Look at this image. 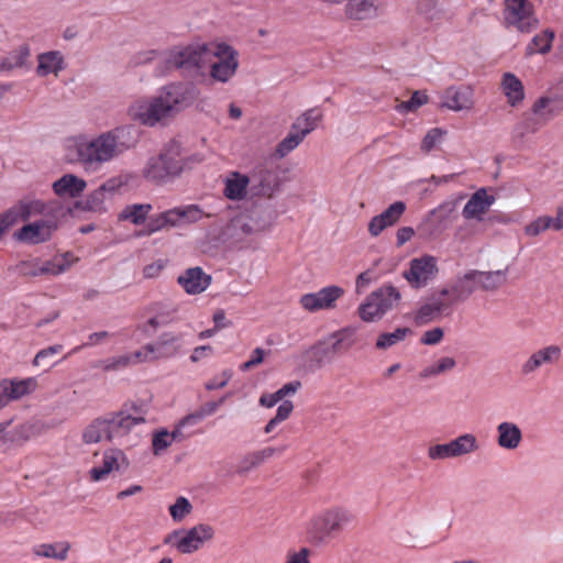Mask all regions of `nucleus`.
<instances>
[{
  "instance_id": "f257e3e1",
  "label": "nucleus",
  "mask_w": 563,
  "mask_h": 563,
  "mask_svg": "<svg viewBox=\"0 0 563 563\" xmlns=\"http://www.w3.org/2000/svg\"><path fill=\"white\" fill-rule=\"evenodd\" d=\"M129 133V129L120 128L103 133L89 142L79 143L77 146L79 161L88 165L111 161L131 146L123 141L125 134Z\"/></svg>"
},
{
  "instance_id": "f03ea898",
  "label": "nucleus",
  "mask_w": 563,
  "mask_h": 563,
  "mask_svg": "<svg viewBox=\"0 0 563 563\" xmlns=\"http://www.w3.org/2000/svg\"><path fill=\"white\" fill-rule=\"evenodd\" d=\"M179 104L180 100L175 93L164 91L156 97L142 99L133 103L130 108V114L143 124L153 126L158 122L174 118L179 111Z\"/></svg>"
},
{
  "instance_id": "7ed1b4c3",
  "label": "nucleus",
  "mask_w": 563,
  "mask_h": 563,
  "mask_svg": "<svg viewBox=\"0 0 563 563\" xmlns=\"http://www.w3.org/2000/svg\"><path fill=\"white\" fill-rule=\"evenodd\" d=\"M209 54L208 44H190L172 48L164 58L167 70L179 69L191 77H205L206 71L211 73V65L206 57Z\"/></svg>"
},
{
  "instance_id": "20e7f679",
  "label": "nucleus",
  "mask_w": 563,
  "mask_h": 563,
  "mask_svg": "<svg viewBox=\"0 0 563 563\" xmlns=\"http://www.w3.org/2000/svg\"><path fill=\"white\" fill-rule=\"evenodd\" d=\"M401 299L399 290L393 285H384L371 292L358 307V316L365 322L382 319L395 308Z\"/></svg>"
},
{
  "instance_id": "39448f33",
  "label": "nucleus",
  "mask_w": 563,
  "mask_h": 563,
  "mask_svg": "<svg viewBox=\"0 0 563 563\" xmlns=\"http://www.w3.org/2000/svg\"><path fill=\"white\" fill-rule=\"evenodd\" d=\"M563 110V102L556 96L545 95L539 97L531 106L530 112L525 114L523 132L536 133Z\"/></svg>"
},
{
  "instance_id": "423d86ee",
  "label": "nucleus",
  "mask_w": 563,
  "mask_h": 563,
  "mask_svg": "<svg viewBox=\"0 0 563 563\" xmlns=\"http://www.w3.org/2000/svg\"><path fill=\"white\" fill-rule=\"evenodd\" d=\"M505 23L521 33H530L539 25L530 0H505Z\"/></svg>"
},
{
  "instance_id": "0eeeda50",
  "label": "nucleus",
  "mask_w": 563,
  "mask_h": 563,
  "mask_svg": "<svg viewBox=\"0 0 563 563\" xmlns=\"http://www.w3.org/2000/svg\"><path fill=\"white\" fill-rule=\"evenodd\" d=\"M238 68V51L224 42L213 43V81H229Z\"/></svg>"
},
{
  "instance_id": "6e6552de",
  "label": "nucleus",
  "mask_w": 563,
  "mask_h": 563,
  "mask_svg": "<svg viewBox=\"0 0 563 563\" xmlns=\"http://www.w3.org/2000/svg\"><path fill=\"white\" fill-rule=\"evenodd\" d=\"M448 297L449 289L443 288L439 292L432 294L426 298L415 312V323L417 325H423L439 319L444 313L448 314L452 308Z\"/></svg>"
},
{
  "instance_id": "1a4fd4ad",
  "label": "nucleus",
  "mask_w": 563,
  "mask_h": 563,
  "mask_svg": "<svg viewBox=\"0 0 563 563\" xmlns=\"http://www.w3.org/2000/svg\"><path fill=\"white\" fill-rule=\"evenodd\" d=\"M344 295V289L336 285H331L319 289L316 292L305 294L299 299L300 307L308 312H318L320 310H332L336 307V301Z\"/></svg>"
},
{
  "instance_id": "9d476101",
  "label": "nucleus",
  "mask_w": 563,
  "mask_h": 563,
  "mask_svg": "<svg viewBox=\"0 0 563 563\" xmlns=\"http://www.w3.org/2000/svg\"><path fill=\"white\" fill-rule=\"evenodd\" d=\"M438 273L437 260L431 255H423L410 261L409 269L404 271V278L413 288L424 287Z\"/></svg>"
},
{
  "instance_id": "9b49d317",
  "label": "nucleus",
  "mask_w": 563,
  "mask_h": 563,
  "mask_svg": "<svg viewBox=\"0 0 563 563\" xmlns=\"http://www.w3.org/2000/svg\"><path fill=\"white\" fill-rule=\"evenodd\" d=\"M312 523L314 528H341L356 525V516L350 509L336 506L319 511Z\"/></svg>"
},
{
  "instance_id": "f8f14e48",
  "label": "nucleus",
  "mask_w": 563,
  "mask_h": 563,
  "mask_svg": "<svg viewBox=\"0 0 563 563\" xmlns=\"http://www.w3.org/2000/svg\"><path fill=\"white\" fill-rule=\"evenodd\" d=\"M56 229L55 221L41 220L22 227L14 232V238L21 242L38 244L48 241Z\"/></svg>"
},
{
  "instance_id": "ddd939ff",
  "label": "nucleus",
  "mask_w": 563,
  "mask_h": 563,
  "mask_svg": "<svg viewBox=\"0 0 563 563\" xmlns=\"http://www.w3.org/2000/svg\"><path fill=\"white\" fill-rule=\"evenodd\" d=\"M36 387L34 378L26 379H2L0 382V409L11 401L18 400L31 394Z\"/></svg>"
},
{
  "instance_id": "4468645a",
  "label": "nucleus",
  "mask_w": 563,
  "mask_h": 563,
  "mask_svg": "<svg viewBox=\"0 0 563 563\" xmlns=\"http://www.w3.org/2000/svg\"><path fill=\"white\" fill-rule=\"evenodd\" d=\"M495 197L488 195L485 188L476 190L465 203L462 216L465 220L483 221L484 216L495 203Z\"/></svg>"
},
{
  "instance_id": "2eb2a0df",
  "label": "nucleus",
  "mask_w": 563,
  "mask_h": 563,
  "mask_svg": "<svg viewBox=\"0 0 563 563\" xmlns=\"http://www.w3.org/2000/svg\"><path fill=\"white\" fill-rule=\"evenodd\" d=\"M561 357V349L558 345H548L534 351L522 364L520 372L528 376L537 372L543 365L554 364Z\"/></svg>"
},
{
  "instance_id": "dca6fc26",
  "label": "nucleus",
  "mask_w": 563,
  "mask_h": 563,
  "mask_svg": "<svg viewBox=\"0 0 563 563\" xmlns=\"http://www.w3.org/2000/svg\"><path fill=\"white\" fill-rule=\"evenodd\" d=\"M107 417L111 431V441L115 438L128 435L134 427L146 422L144 416H133L124 410L109 413Z\"/></svg>"
},
{
  "instance_id": "f3484780",
  "label": "nucleus",
  "mask_w": 563,
  "mask_h": 563,
  "mask_svg": "<svg viewBox=\"0 0 563 563\" xmlns=\"http://www.w3.org/2000/svg\"><path fill=\"white\" fill-rule=\"evenodd\" d=\"M473 103V90L466 86H451L442 96V106L452 111L470 110Z\"/></svg>"
},
{
  "instance_id": "a211bd4d",
  "label": "nucleus",
  "mask_w": 563,
  "mask_h": 563,
  "mask_svg": "<svg viewBox=\"0 0 563 563\" xmlns=\"http://www.w3.org/2000/svg\"><path fill=\"white\" fill-rule=\"evenodd\" d=\"M475 269H471L463 275H460L455 278L449 289L448 298L451 301V305L456 302H463L467 300L476 289H478V284L476 279Z\"/></svg>"
},
{
  "instance_id": "6ab92c4d",
  "label": "nucleus",
  "mask_w": 563,
  "mask_h": 563,
  "mask_svg": "<svg viewBox=\"0 0 563 563\" xmlns=\"http://www.w3.org/2000/svg\"><path fill=\"white\" fill-rule=\"evenodd\" d=\"M496 432L498 446L507 451L517 450L523 439V434L519 426L511 421H503L498 423Z\"/></svg>"
},
{
  "instance_id": "aec40b11",
  "label": "nucleus",
  "mask_w": 563,
  "mask_h": 563,
  "mask_svg": "<svg viewBox=\"0 0 563 563\" xmlns=\"http://www.w3.org/2000/svg\"><path fill=\"white\" fill-rule=\"evenodd\" d=\"M286 450V445L280 448L266 446L258 451H253L246 454L238 464L236 473L240 475H244L257 467L266 460L273 457L274 455H280Z\"/></svg>"
},
{
  "instance_id": "412c9836",
  "label": "nucleus",
  "mask_w": 563,
  "mask_h": 563,
  "mask_svg": "<svg viewBox=\"0 0 563 563\" xmlns=\"http://www.w3.org/2000/svg\"><path fill=\"white\" fill-rule=\"evenodd\" d=\"M128 460L121 450L110 449L104 452L102 466L93 467L90 476L93 481H100L112 471L128 467Z\"/></svg>"
},
{
  "instance_id": "4be33fe9",
  "label": "nucleus",
  "mask_w": 563,
  "mask_h": 563,
  "mask_svg": "<svg viewBox=\"0 0 563 563\" xmlns=\"http://www.w3.org/2000/svg\"><path fill=\"white\" fill-rule=\"evenodd\" d=\"M46 208V205L41 200L25 197L7 211L12 213V221L16 224L19 221H26L31 217L45 213Z\"/></svg>"
},
{
  "instance_id": "5701e85b",
  "label": "nucleus",
  "mask_w": 563,
  "mask_h": 563,
  "mask_svg": "<svg viewBox=\"0 0 563 563\" xmlns=\"http://www.w3.org/2000/svg\"><path fill=\"white\" fill-rule=\"evenodd\" d=\"M500 88L511 107H518L525 100V87L522 81L512 73H505L500 81Z\"/></svg>"
},
{
  "instance_id": "b1692460",
  "label": "nucleus",
  "mask_w": 563,
  "mask_h": 563,
  "mask_svg": "<svg viewBox=\"0 0 563 563\" xmlns=\"http://www.w3.org/2000/svg\"><path fill=\"white\" fill-rule=\"evenodd\" d=\"M211 277L206 275L200 267L188 268L178 277V283L185 288L186 292L196 295L203 291Z\"/></svg>"
},
{
  "instance_id": "393cba45",
  "label": "nucleus",
  "mask_w": 563,
  "mask_h": 563,
  "mask_svg": "<svg viewBox=\"0 0 563 563\" xmlns=\"http://www.w3.org/2000/svg\"><path fill=\"white\" fill-rule=\"evenodd\" d=\"M183 147L178 141H170L166 144L164 151L158 156L164 165L169 170L173 177H177L181 174L185 168V164L181 161Z\"/></svg>"
},
{
  "instance_id": "a878e982",
  "label": "nucleus",
  "mask_w": 563,
  "mask_h": 563,
  "mask_svg": "<svg viewBox=\"0 0 563 563\" xmlns=\"http://www.w3.org/2000/svg\"><path fill=\"white\" fill-rule=\"evenodd\" d=\"M250 178V184L256 190V194L262 196H271L274 191L276 177L272 169L264 166L256 167Z\"/></svg>"
},
{
  "instance_id": "bb28decb",
  "label": "nucleus",
  "mask_w": 563,
  "mask_h": 563,
  "mask_svg": "<svg viewBox=\"0 0 563 563\" xmlns=\"http://www.w3.org/2000/svg\"><path fill=\"white\" fill-rule=\"evenodd\" d=\"M86 187V181L73 174H66L53 184L56 195L69 196L71 198L79 197Z\"/></svg>"
},
{
  "instance_id": "cd10ccee",
  "label": "nucleus",
  "mask_w": 563,
  "mask_h": 563,
  "mask_svg": "<svg viewBox=\"0 0 563 563\" xmlns=\"http://www.w3.org/2000/svg\"><path fill=\"white\" fill-rule=\"evenodd\" d=\"M323 119V113L319 108H311L301 113L291 124V130L297 131L306 137L314 131Z\"/></svg>"
},
{
  "instance_id": "c85d7f7f",
  "label": "nucleus",
  "mask_w": 563,
  "mask_h": 563,
  "mask_svg": "<svg viewBox=\"0 0 563 563\" xmlns=\"http://www.w3.org/2000/svg\"><path fill=\"white\" fill-rule=\"evenodd\" d=\"M507 273V268L489 272L475 269L474 275H476L478 289H482L484 291H495L506 284Z\"/></svg>"
},
{
  "instance_id": "c756f323",
  "label": "nucleus",
  "mask_w": 563,
  "mask_h": 563,
  "mask_svg": "<svg viewBox=\"0 0 563 563\" xmlns=\"http://www.w3.org/2000/svg\"><path fill=\"white\" fill-rule=\"evenodd\" d=\"M450 443L454 459L474 454L481 449L478 439L473 433H462L450 440Z\"/></svg>"
},
{
  "instance_id": "7c9ffc66",
  "label": "nucleus",
  "mask_w": 563,
  "mask_h": 563,
  "mask_svg": "<svg viewBox=\"0 0 563 563\" xmlns=\"http://www.w3.org/2000/svg\"><path fill=\"white\" fill-rule=\"evenodd\" d=\"M82 438L86 443H98L103 439L111 442L108 417L95 419L84 431Z\"/></svg>"
},
{
  "instance_id": "2f4dec72",
  "label": "nucleus",
  "mask_w": 563,
  "mask_h": 563,
  "mask_svg": "<svg viewBox=\"0 0 563 563\" xmlns=\"http://www.w3.org/2000/svg\"><path fill=\"white\" fill-rule=\"evenodd\" d=\"M249 185V176L232 173L225 180L224 196L230 200H242L246 195Z\"/></svg>"
},
{
  "instance_id": "473e14b6",
  "label": "nucleus",
  "mask_w": 563,
  "mask_h": 563,
  "mask_svg": "<svg viewBox=\"0 0 563 563\" xmlns=\"http://www.w3.org/2000/svg\"><path fill=\"white\" fill-rule=\"evenodd\" d=\"M375 0H350L346 4V13L355 20L374 18L377 14Z\"/></svg>"
},
{
  "instance_id": "72a5a7b5",
  "label": "nucleus",
  "mask_w": 563,
  "mask_h": 563,
  "mask_svg": "<svg viewBox=\"0 0 563 563\" xmlns=\"http://www.w3.org/2000/svg\"><path fill=\"white\" fill-rule=\"evenodd\" d=\"M555 33L551 29H545L541 33L533 36L526 47L527 55L548 54L551 51Z\"/></svg>"
},
{
  "instance_id": "f704fd0d",
  "label": "nucleus",
  "mask_w": 563,
  "mask_h": 563,
  "mask_svg": "<svg viewBox=\"0 0 563 563\" xmlns=\"http://www.w3.org/2000/svg\"><path fill=\"white\" fill-rule=\"evenodd\" d=\"M456 367V361L451 356H443L426 366L420 373V379H430L439 375L452 372Z\"/></svg>"
},
{
  "instance_id": "c9c22d12",
  "label": "nucleus",
  "mask_w": 563,
  "mask_h": 563,
  "mask_svg": "<svg viewBox=\"0 0 563 563\" xmlns=\"http://www.w3.org/2000/svg\"><path fill=\"white\" fill-rule=\"evenodd\" d=\"M418 14L428 22L439 23L444 16L440 0H418Z\"/></svg>"
},
{
  "instance_id": "e433bc0d",
  "label": "nucleus",
  "mask_w": 563,
  "mask_h": 563,
  "mask_svg": "<svg viewBox=\"0 0 563 563\" xmlns=\"http://www.w3.org/2000/svg\"><path fill=\"white\" fill-rule=\"evenodd\" d=\"M355 330L353 328H343L330 336V346L329 352L336 354L341 351H347L350 347L354 345V336Z\"/></svg>"
},
{
  "instance_id": "4c0bfd02",
  "label": "nucleus",
  "mask_w": 563,
  "mask_h": 563,
  "mask_svg": "<svg viewBox=\"0 0 563 563\" xmlns=\"http://www.w3.org/2000/svg\"><path fill=\"white\" fill-rule=\"evenodd\" d=\"M69 545L64 542L43 543L34 547V554L41 558H49L55 560H65Z\"/></svg>"
},
{
  "instance_id": "58836bf2",
  "label": "nucleus",
  "mask_w": 563,
  "mask_h": 563,
  "mask_svg": "<svg viewBox=\"0 0 563 563\" xmlns=\"http://www.w3.org/2000/svg\"><path fill=\"white\" fill-rule=\"evenodd\" d=\"M152 210L150 203H137L126 206L120 213V220H129L133 224H142L146 221V218Z\"/></svg>"
},
{
  "instance_id": "ea45409f",
  "label": "nucleus",
  "mask_w": 563,
  "mask_h": 563,
  "mask_svg": "<svg viewBox=\"0 0 563 563\" xmlns=\"http://www.w3.org/2000/svg\"><path fill=\"white\" fill-rule=\"evenodd\" d=\"M62 57L57 52H49L38 56L37 74L46 76L57 74L62 69Z\"/></svg>"
},
{
  "instance_id": "a19ab883",
  "label": "nucleus",
  "mask_w": 563,
  "mask_h": 563,
  "mask_svg": "<svg viewBox=\"0 0 563 563\" xmlns=\"http://www.w3.org/2000/svg\"><path fill=\"white\" fill-rule=\"evenodd\" d=\"M305 140L302 134H299L297 131L291 130L287 136H285L276 146L275 155L278 158H283L287 156L290 152L297 148L301 142Z\"/></svg>"
},
{
  "instance_id": "79ce46f5",
  "label": "nucleus",
  "mask_w": 563,
  "mask_h": 563,
  "mask_svg": "<svg viewBox=\"0 0 563 563\" xmlns=\"http://www.w3.org/2000/svg\"><path fill=\"white\" fill-rule=\"evenodd\" d=\"M29 55V47L25 45L20 46L16 51L11 53L9 57L0 60V71H9L15 67L23 66Z\"/></svg>"
},
{
  "instance_id": "37998d69",
  "label": "nucleus",
  "mask_w": 563,
  "mask_h": 563,
  "mask_svg": "<svg viewBox=\"0 0 563 563\" xmlns=\"http://www.w3.org/2000/svg\"><path fill=\"white\" fill-rule=\"evenodd\" d=\"M145 177L159 183L174 178L159 157L151 159L145 169Z\"/></svg>"
},
{
  "instance_id": "c03bdc74",
  "label": "nucleus",
  "mask_w": 563,
  "mask_h": 563,
  "mask_svg": "<svg viewBox=\"0 0 563 563\" xmlns=\"http://www.w3.org/2000/svg\"><path fill=\"white\" fill-rule=\"evenodd\" d=\"M456 203L453 201H445L430 211V217H433L441 225L451 223L455 218Z\"/></svg>"
},
{
  "instance_id": "a18cd8bd",
  "label": "nucleus",
  "mask_w": 563,
  "mask_h": 563,
  "mask_svg": "<svg viewBox=\"0 0 563 563\" xmlns=\"http://www.w3.org/2000/svg\"><path fill=\"white\" fill-rule=\"evenodd\" d=\"M554 230V220L550 216H540L529 222L525 228V234L531 238L538 236L547 230Z\"/></svg>"
},
{
  "instance_id": "49530a36",
  "label": "nucleus",
  "mask_w": 563,
  "mask_h": 563,
  "mask_svg": "<svg viewBox=\"0 0 563 563\" xmlns=\"http://www.w3.org/2000/svg\"><path fill=\"white\" fill-rule=\"evenodd\" d=\"M408 333H410L409 328H397L394 332L382 333L376 341V347L379 350L391 347L405 340Z\"/></svg>"
},
{
  "instance_id": "de8ad7c7",
  "label": "nucleus",
  "mask_w": 563,
  "mask_h": 563,
  "mask_svg": "<svg viewBox=\"0 0 563 563\" xmlns=\"http://www.w3.org/2000/svg\"><path fill=\"white\" fill-rule=\"evenodd\" d=\"M202 538L198 534V530H188V533L177 542V549L181 553H191L199 549Z\"/></svg>"
},
{
  "instance_id": "09e8293b",
  "label": "nucleus",
  "mask_w": 563,
  "mask_h": 563,
  "mask_svg": "<svg viewBox=\"0 0 563 563\" xmlns=\"http://www.w3.org/2000/svg\"><path fill=\"white\" fill-rule=\"evenodd\" d=\"M427 455L430 461H444L454 459L450 441L429 445Z\"/></svg>"
},
{
  "instance_id": "8fccbe9b",
  "label": "nucleus",
  "mask_w": 563,
  "mask_h": 563,
  "mask_svg": "<svg viewBox=\"0 0 563 563\" xmlns=\"http://www.w3.org/2000/svg\"><path fill=\"white\" fill-rule=\"evenodd\" d=\"M206 216L202 210L196 205H189L186 207L178 208V217L180 227L184 224H190L199 221Z\"/></svg>"
},
{
  "instance_id": "3c124183",
  "label": "nucleus",
  "mask_w": 563,
  "mask_h": 563,
  "mask_svg": "<svg viewBox=\"0 0 563 563\" xmlns=\"http://www.w3.org/2000/svg\"><path fill=\"white\" fill-rule=\"evenodd\" d=\"M192 509L191 504L186 497H178L169 507V512L174 521H181Z\"/></svg>"
},
{
  "instance_id": "603ef678",
  "label": "nucleus",
  "mask_w": 563,
  "mask_h": 563,
  "mask_svg": "<svg viewBox=\"0 0 563 563\" xmlns=\"http://www.w3.org/2000/svg\"><path fill=\"white\" fill-rule=\"evenodd\" d=\"M445 131L440 128H433L428 131L421 142V150L426 153L431 152L443 140Z\"/></svg>"
},
{
  "instance_id": "864d4df0",
  "label": "nucleus",
  "mask_w": 563,
  "mask_h": 563,
  "mask_svg": "<svg viewBox=\"0 0 563 563\" xmlns=\"http://www.w3.org/2000/svg\"><path fill=\"white\" fill-rule=\"evenodd\" d=\"M406 203L404 201H395L386 210L382 212L387 222L393 227L395 225L406 211Z\"/></svg>"
},
{
  "instance_id": "5fc2aeb1",
  "label": "nucleus",
  "mask_w": 563,
  "mask_h": 563,
  "mask_svg": "<svg viewBox=\"0 0 563 563\" xmlns=\"http://www.w3.org/2000/svg\"><path fill=\"white\" fill-rule=\"evenodd\" d=\"M428 102V96L421 91H415L409 100L401 102L397 109L399 111L412 112Z\"/></svg>"
},
{
  "instance_id": "6e6d98bb",
  "label": "nucleus",
  "mask_w": 563,
  "mask_h": 563,
  "mask_svg": "<svg viewBox=\"0 0 563 563\" xmlns=\"http://www.w3.org/2000/svg\"><path fill=\"white\" fill-rule=\"evenodd\" d=\"M334 530H307L306 539L312 545H324L333 538Z\"/></svg>"
},
{
  "instance_id": "4d7b16f0",
  "label": "nucleus",
  "mask_w": 563,
  "mask_h": 563,
  "mask_svg": "<svg viewBox=\"0 0 563 563\" xmlns=\"http://www.w3.org/2000/svg\"><path fill=\"white\" fill-rule=\"evenodd\" d=\"M106 199V194L101 188H97L90 195H88L85 201V209L90 211H100L103 209V202Z\"/></svg>"
},
{
  "instance_id": "13d9d810",
  "label": "nucleus",
  "mask_w": 563,
  "mask_h": 563,
  "mask_svg": "<svg viewBox=\"0 0 563 563\" xmlns=\"http://www.w3.org/2000/svg\"><path fill=\"white\" fill-rule=\"evenodd\" d=\"M172 444L169 439V432L167 430H161L153 435L152 446L153 453L159 455Z\"/></svg>"
},
{
  "instance_id": "bf43d9fd",
  "label": "nucleus",
  "mask_w": 563,
  "mask_h": 563,
  "mask_svg": "<svg viewBox=\"0 0 563 563\" xmlns=\"http://www.w3.org/2000/svg\"><path fill=\"white\" fill-rule=\"evenodd\" d=\"M60 350L62 345H53L40 351L34 358V365L44 367L51 366L53 362L49 360V357L57 354Z\"/></svg>"
},
{
  "instance_id": "052dcab7",
  "label": "nucleus",
  "mask_w": 563,
  "mask_h": 563,
  "mask_svg": "<svg viewBox=\"0 0 563 563\" xmlns=\"http://www.w3.org/2000/svg\"><path fill=\"white\" fill-rule=\"evenodd\" d=\"M211 412V405L205 404L199 410L186 416L180 420V426L197 424Z\"/></svg>"
},
{
  "instance_id": "680f3d73",
  "label": "nucleus",
  "mask_w": 563,
  "mask_h": 563,
  "mask_svg": "<svg viewBox=\"0 0 563 563\" xmlns=\"http://www.w3.org/2000/svg\"><path fill=\"white\" fill-rule=\"evenodd\" d=\"M266 354L267 352L262 347L254 349L250 355V358L240 365V369L242 372H247L253 367L260 365L264 361Z\"/></svg>"
},
{
  "instance_id": "e2e57ef3",
  "label": "nucleus",
  "mask_w": 563,
  "mask_h": 563,
  "mask_svg": "<svg viewBox=\"0 0 563 563\" xmlns=\"http://www.w3.org/2000/svg\"><path fill=\"white\" fill-rule=\"evenodd\" d=\"M391 227L387 220L384 218V216L380 213V214H377L375 217H373L371 220H369V223H368V233L373 238H376L385 229Z\"/></svg>"
},
{
  "instance_id": "0e129e2a",
  "label": "nucleus",
  "mask_w": 563,
  "mask_h": 563,
  "mask_svg": "<svg viewBox=\"0 0 563 563\" xmlns=\"http://www.w3.org/2000/svg\"><path fill=\"white\" fill-rule=\"evenodd\" d=\"M444 336V331L442 328L437 327L431 330L426 331L420 338V343L424 345H437L439 344Z\"/></svg>"
},
{
  "instance_id": "69168bd1",
  "label": "nucleus",
  "mask_w": 563,
  "mask_h": 563,
  "mask_svg": "<svg viewBox=\"0 0 563 563\" xmlns=\"http://www.w3.org/2000/svg\"><path fill=\"white\" fill-rule=\"evenodd\" d=\"M65 271L64 264H56L52 262H46L41 267H38L36 271L27 272L26 275L37 276L43 274H53L58 275Z\"/></svg>"
},
{
  "instance_id": "338daca9",
  "label": "nucleus",
  "mask_w": 563,
  "mask_h": 563,
  "mask_svg": "<svg viewBox=\"0 0 563 563\" xmlns=\"http://www.w3.org/2000/svg\"><path fill=\"white\" fill-rule=\"evenodd\" d=\"M400 534L397 537L407 548H426L428 544L417 539V536H412L410 530H400Z\"/></svg>"
},
{
  "instance_id": "774afa93",
  "label": "nucleus",
  "mask_w": 563,
  "mask_h": 563,
  "mask_svg": "<svg viewBox=\"0 0 563 563\" xmlns=\"http://www.w3.org/2000/svg\"><path fill=\"white\" fill-rule=\"evenodd\" d=\"M128 184V177L118 176L108 179L106 183H103L100 188L104 191V194H114L118 189H120L122 186Z\"/></svg>"
}]
</instances>
